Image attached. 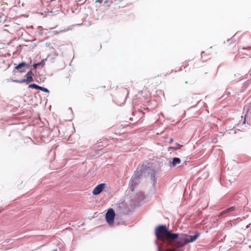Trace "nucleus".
I'll use <instances>...</instances> for the list:
<instances>
[{
  "label": "nucleus",
  "instance_id": "nucleus-1",
  "mask_svg": "<svg viewBox=\"0 0 251 251\" xmlns=\"http://www.w3.org/2000/svg\"><path fill=\"white\" fill-rule=\"evenodd\" d=\"M155 234L157 239L166 242L169 245L177 249L182 248L186 244L195 241L200 236V233L198 232L193 236L183 234L178 240L173 242L178 237V234L170 232L165 225L157 226L155 230Z\"/></svg>",
  "mask_w": 251,
  "mask_h": 251
},
{
  "label": "nucleus",
  "instance_id": "nucleus-2",
  "mask_svg": "<svg viewBox=\"0 0 251 251\" xmlns=\"http://www.w3.org/2000/svg\"><path fill=\"white\" fill-rule=\"evenodd\" d=\"M115 213L113 209H109L105 214V218L109 225H113L114 221Z\"/></svg>",
  "mask_w": 251,
  "mask_h": 251
},
{
  "label": "nucleus",
  "instance_id": "nucleus-3",
  "mask_svg": "<svg viewBox=\"0 0 251 251\" xmlns=\"http://www.w3.org/2000/svg\"><path fill=\"white\" fill-rule=\"evenodd\" d=\"M33 73L31 70L28 71L25 75L26 78L22 79L21 80H14L13 81L19 83H23L26 82L27 83L31 82L33 81L32 77Z\"/></svg>",
  "mask_w": 251,
  "mask_h": 251
},
{
  "label": "nucleus",
  "instance_id": "nucleus-4",
  "mask_svg": "<svg viewBox=\"0 0 251 251\" xmlns=\"http://www.w3.org/2000/svg\"><path fill=\"white\" fill-rule=\"evenodd\" d=\"M106 186V184L105 183H100L95 188L93 189L92 191V194L93 195H98L100 194L101 192H102L104 189L105 188Z\"/></svg>",
  "mask_w": 251,
  "mask_h": 251
},
{
  "label": "nucleus",
  "instance_id": "nucleus-5",
  "mask_svg": "<svg viewBox=\"0 0 251 251\" xmlns=\"http://www.w3.org/2000/svg\"><path fill=\"white\" fill-rule=\"evenodd\" d=\"M142 176V172L140 171H137L136 172L135 177L132 179V182H135L136 184L138 183L139 179L141 178Z\"/></svg>",
  "mask_w": 251,
  "mask_h": 251
},
{
  "label": "nucleus",
  "instance_id": "nucleus-6",
  "mask_svg": "<svg viewBox=\"0 0 251 251\" xmlns=\"http://www.w3.org/2000/svg\"><path fill=\"white\" fill-rule=\"evenodd\" d=\"M141 94L143 96V97H146L145 99L146 100H148L150 98V96H151V94L146 89L142 90L141 91Z\"/></svg>",
  "mask_w": 251,
  "mask_h": 251
},
{
  "label": "nucleus",
  "instance_id": "nucleus-7",
  "mask_svg": "<svg viewBox=\"0 0 251 251\" xmlns=\"http://www.w3.org/2000/svg\"><path fill=\"white\" fill-rule=\"evenodd\" d=\"M235 208L234 206H231V207L227 208V209L222 211L221 213V215L224 214H226L228 212H230L233 211L235 210Z\"/></svg>",
  "mask_w": 251,
  "mask_h": 251
},
{
  "label": "nucleus",
  "instance_id": "nucleus-8",
  "mask_svg": "<svg viewBox=\"0 0 251 251\" xmlns=\"http://www.w3.org/2000/svg\"><path fill=\"white\" fill-rule=\"evenodd\" d=\"M180 163V160L179 158L175 157L173 158V162H172L173 166H176V165Z\"/></svg>",
  "mask_w": 251,
  "mask_h": 251
},
{
  "label": "nucleus",
  "instance_id": "nucleus-9",
  "mask_svg": "<svg viewBox=\"0 0 251 251\" xmlns=\"http://www.w3.org/2000/svg\"><path fill=\"white\" fill-rule=\"evenodd\" d=\"M27 66V65L25 62H21V63H20L17 66H16L15 67V69L19 70V69L22 68V67H25V66Z\"/></svg>",
  "mask_w": 251,
  "mask_h": 251
},
{
  "label": "nucleus",
  "instance_id": "nucleus-10",
  "mask_svg": "<svg viewBox=\"0 0 251 251\" xmlns=\"http://www.w3.org/2000/svg\"><path fill=\"white\" fill-rule=\"evenodd\" d=\"M40 86H38V85H37L36 84H31L29 85V86H28L29 88H34V89H39H39H40Z\"/></svg>",
  "mask_w": 251,
  "mask_h": 251
},
{
  "label": "nucleus",
  "instance_id": "nucleus-11",
  "mask_svg": "<svg viewBox=\"0 0 251 251\" xmlns=\"http://www.w3.org/2000/svg\"><path fill=\"white\" fill-rule=\"evenodd\" d=\"M44 64L43 61H42L41 62H40L39 63H36V64H34L33 65V67H34V69H36V68H37L39 66H43Z\"/></svg>",
  "mask_w": 251,
  "mask_h": 251
},
{
  "label": "nucleus",
  "instance_id": "nucleus-12",
  "mask_svg": "<svg viewBox=\"0 0 251 251\" xmlns=\"http://www.w3.org/2000/svg\"><path fill=\"white\" fill-rule=\"evenodd\" d=\"M123 90H124V91H125V95H124V97H125V98H126L128 96V93H129V91H128V90L127 89H126V88H124V89H123Z\"/></svg>",
  "mask_w": 251,
  "mask_h": 251
},
{
  "label": "nucleus",
  "instance_id": "nucleus-13",
  "mask_svg": "<svg viewBox=\"0 0 251 251\" xmlns=\"http://www.w3.org/2000/svg\"><path fill=\"white\" fill-rule=\"evenodd\" d=\"M40 89H39V90H40L43 92H49V90L47 88L42 87L41 86H40Z\"/></svg>",
  "mask_w": 251,
  "mask_h": 251
},
{
  "label": "nucleus",
  "instance_id": "nucleus-14",
  "mask_svg": "<svg viewBox=\"0 0 251 251\" xmlns=\"http://www.w3.org/2000/svg\"><path fill=\"white\" fill-rule=\"evenodd\" d=\"M182 146V145H178L177 147V148H176V149H180Z\"/></svg>",
  "mask_w": 251,
  "mask_h": 251
},
{
  "label": "nucleus",
  "instance_id": "nucleus-15",
  "mask_svg": "<svg viewBox=\"0 0 251 251\" xmlns=\"http://www.w3.org/2000/svg\"><path fill=\"white\" fill-rule=\"evenodd\" d=\"M246 49H249V50H250V49H251V48H250V47H248V48H247Z\"/></svg>",
  "mask_w": 251,
  "mask_h": 251
},
{
  "label": "nucleus",
  "instance_id": "nucleus-16",
  "mask_svg": "<svg viewBox=\"0 0 251 251\" xmlns=\"http://www.w3.org/2000/svg\"><path fill=\"white\" fill-rule=\"evenodd\" d=\"M144 109H148V107H147V108L144 107Z\"/></svg>",
  "mask_w": 251,
  "mask_h": 251
},
{
  "label": "nucleus",
  "instance_id": "nucleus-17",
  "mask_svg": "<svg viewBox=\"0 0 251 251\" xmlns=\"http://www.w3.org/2000/svg\"><path fill=\"white\" fill-rule=\"evenodd\" d=\"M24 71H21L20 72L22 73V72H24Z\"/></svg>",
  "mask_w": 251,
  "mask_h": 251
}]
</instances>
